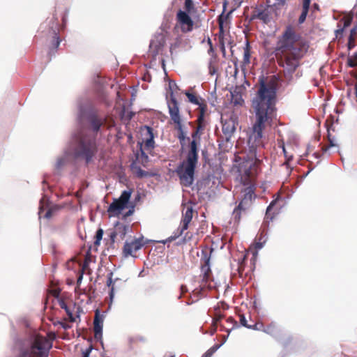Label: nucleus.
<instances>
[{
    "label": "nucleus",
    "instance_id": "nucleus-17",
    "mask_svg": "<svg viewBox=\"0 0 357 357\" xmlns=\"http://www.w3.org/2000/svg\"><path fill=\"white\" fill-rule=\"evenodd\" d=\"M103 317L98 310L95 312L93 320V332L96 338H100L102 334Z\"/></svg>",
    "mask_w": 357,
    "mask_h": 357
},
{
    "label": "nucleus",
    "instance_id": "nucleus-40",
    "mask_svg": "<svg viewBox=\"0 0 357 357\" xmlns=\"http://www.w3.org/2000/svg\"><path fill=\"white\" fill-rule=\"evenodd\" d=\"M239 317H240V323H241V324L243 326L246 327V328L250 329V326H251V324H248V321H247L245 317L244 316V314H240Z\"/></svg>",
    "mask_w": 357,
    "mask_h": 357
},
{
    "label": "nucleus",
    "instance_id": "nucleus-32",
    "mask_svg": "<svg viewBox=\"0 0 357 357\" xmlns=\"http://www.w3.org/2000/svg\"><path fill=\"white\" fill-rule=\"evenodd\" d=\"M224 20L222 15H220L218 19V25H219V32H218V39L220 38V37L225 38V31H224Z\"/></svg>",
    "mask_w": 357,
    "mask_h": 357
},
{
    "label": "nucleus",
    "instance_id": "nucleus-37",
    "mask_svg": "<svg viewBox=\"0 0 357 357\" xmlns=\"http://www.w3.org/2000/svg\"><path fill=\"white\" fill-rule=\"evenodd\" d=\"M264 325L261 322H256L254 324H251V326H250V329H252L255 331H264Z\"/></svg>",
    "mask_w": 357,
    "mask_h": 357
},
{
    "label": "nucleus",
    "instance_id": "nucleus-14",
    "mask_svg": "<svg viewBox=\"0 0 357 357\" xmlns=\"http://www.w3.org/2000/svg\"><path fill=\"white\" fill-rule=\"evenodd\" d=\"M185 43L183 36L178 33L169 43V52L171 56L177 54L181 49L185 47Z\"/></svg>",
    "mask_w": 357,
    "mask_h": 357
},
{
    "label": "nucleus",
    "instance_id": "nucleus-25",
    "mask_svg": "<svg viewBox=\"0 0 357 357\" xmlns=\"http://www.w3.org/2000/svg\"><path fill=\"white\" fill-rule=\"evenodd\" d=\"M131 170L132 173L138 178H143L148 175V173L146 171L142 169V168L135 162H133L131 165Z\"/></svg>",
    "mask_w": 357,
    "mask_h": 357
},
{
    "label": "nucleus",
    "instance_id": "nucleus-18",
    "mask_svg": "<svg viewBox=\"0 0 357 357\" xmlns=\"http://www.w3.org/2000/svg\"><path fill=\"white\" fill-rule=\"evenodd\" d=\"M193 217V209L192 206H187L185 211L183 213L181 220V228L179 231L178 236L181 235L183 232L188 229L190 222L192 221Z\"/></svg>",
    "mask_w": 357,
    "mask_h": 357
},
{
    "label": "nucleus",
    "instance_id": "nucleus-48",
    "mask_svg": "<svg viewBox=\"0 0 357 357\" xmlns=\"http://www.w3.org/2000/svg\"><path fill=\"white\" fill-rule=\"evenodd\" d=\"M243 0H226L227 3H234V6H239Z\"/></svg>",
    "mask_w": 357,
    "mask_h": 357
},
{
    "label": "nucleus",
    "instance_id": "nucleus-13",
    "mask_svg": "<svg viewBox=\"0 0 357 357\" xmlns=\"http://www.w3.org/2000/svg\"><path fill=\"white\" fill-rule=\"evenodd\" d=\"M237 122L234 116L228 119H222V130L226 140H229L236 130Z\"/></svg>",
    "mask_w": 357,
    "mask_h": 357
},
{
    "label": "nucleus",
    "instance_id": "nucleus-10",
    "mask_svg": "<svg viewBox=\"0 0 357 357\" xmlns=\"http://www.w3.org/2000/svg\"><path fill=\"white\" fill-rule=\"evenodd\" d=\"M206 110L207 105H202L200 108V111H199L197 119L195 121L197 126L191 135L192 138L191 142H195L196 145V150H198V144L200 141L201 135L204 133V131L207 125V122L205 119V114Z\"/></svg>",
    "mask_w": 357,
    "mask_h": 357
},
{
    "label": "nucleus",
    "instance_id": "nucleus-1",
    "mask_svg": "<svg viewBox=\"0 0 357 357\" xmlns=\"http://www.w3.org/2000/svg\"><path fill=\"white\" fill-rule=\"evenodd\" d=\"M275 96L274 82L266 83L263 79L260 80L259 87L251 102L254 117L248 141L251 161L243 162L238 169L241 181L244 185H251L256 174V162L259 161L257 157V153L264 146L263 131L271 126L276 118Z\"/></svg>",
    "mask_w": 357,
    "mask_h": 357
},
{
    "label": "nucleus",
    "instance_id": "nucleus-53",
    "mask_svg": "<svg viewBox=\"0 0 357 357\" xmlns=\"http://www.w3.org/2000/svg\"><path fill=\"white\" fill-rule=\"evenodd\" d=\"M218 41H219V45H222V44L225 45V38H222V37H220V38L218 39Z\"/></svg>",
    "mask_w": 357,
    "mask_h": 357
},
{
    "label": "nucleus",
    "instance_id": "nucleus-23",
    "mask_svg": "<svg viewBox=\"0 0 357 357\" xmlns=\"http://www.w3.org/2000/svg\"><path fill=\"white\" fill-rule=\"evenodd\" d=\"M310 0H303L302 13L298 18V22L302 24L305 22L309 11Z\"/></svg>",
    "mask_w": 357,
    "mask_h": 357
},
{
    "label": "nucleus",
    "instance_id": "nucleus-3",
    "mask_svg": "<svg viewBox=\"0 0 357 357\" xmlns=\"http://www.w3.org/2000/svg\"><path fill=\"white\" fill-rule=\"evenodd\" d=\"M78 121L81 126L73 136L72 149L75 158L83 159L86 163H89L98 151L96 135H91L86 130V124L95 133L104 125L105 119L97 113L86 112L81 110L78 116Z\"/></svg>",
    "mask_w": 357,
    "mask_h": 357
},
{
    "label": "nucleus",
    "instance_id": "nucleus-49",
    "mask_svg": "<svg viewBox=\"0 0 357 357\" xmlns=\"http://www.w3.org/2000/svg\"><path fill=\"white\" fill-rule=\"evenodd\" d=\"M208 54L211 56V57L213 56H218L217 54L215 53L213 47H209L208 50Z\"/></svg>",
    "mask_w": 357,
    "mask_h": 357
},
{
    "label": "nucleus",
    "instance_id": "nucleus-6",
    "mask_svg": "<svg viewBox=\"0 0 357 357\" xmlns=\"http://www.w3.org/2000/svg\"><path fill=\"white\" fill-rule=\"evenodd\" d=\"M51 347L52 344L46 337L37 335L30 350L24 351L21 357H46Z\"/></svg>",
    "mask_w": 357,
    "mask_h": 357
},
{
    "label": "nucleus",
    "instance_id": "nucleus-35",
    "mask_svg": "<svg viewBox=\"0 0 357 357\" xmlns=\"http://www.w3.org/2000/svg\"><path fill=\"white\" fill-rule=\"evenodd\" d=\"M220 347L219 344H215L212 347H211L208 350H207L202 357H211L213 354L217 351V349Z\"/></svg>",
    "mask_w": 357,
    "mask_h": 357
},
{
    "label": "nucleus",
    "instance_id": "nucleus-22",
    "mask_svg": "<svg viewBox=\"0 0 357 357\" xmlns=\"http://www.w3.org/2000/svg\"><path fill=\"white\" fill-rule=\"evenodd\" d=\"M164 43L156 40H151L149 45V52L152 56H155L158 54L160 50L163 46Z\"/></svg>",
    "mask_w": 357,
    "mask_h": 357
},
{
    "label": "nucleus",
    "instance_id": "nucleus-2",
    "mask_svg": "<svg viewBox=\"0 0 357 357\" xmlns=\"http://www.w3.org/2000/svg\"><path fill=\"white\" fill-rule=\"evenodd\" d=\"M294 27L287 26L278 38L275 54L278 66L282 68L281 77L287 83L294 79V74L301 66V61L307 52L305 43Z\"/></svg>",
    "mask_w": 357,
    "mask_h": 357
},
{
    "label": "nucleus",
    "instance_id": "nucleus-55",
    "mask_svg": "<svg viewBox=\"0 0 357 357\" xmlns=\"http://www.w3.org/2000/svg\"><path fill=\"white\" fill-rule=\"evenodd\" d=\"M207 43L209 47H213L212 41L210 38H208Z\"/></svg>",
    "mask_w": 357,
    "mask_h": 357
},
{
    "label": "nucleus",
    "instance_id": "nucleus-47",
    "mask_svg": "<svg viewBox=\"0 0 357 357\" xmlns=\"http://www.w3.org/2000/svg\"><path fill=\"white\" fill-rule=\"evenodd\" d=\"M243 269H244L243 265V264H241L238 266V270H237L240 278L243 277Z\"/></svg>",
    "mask_w": 357,
    "mask_h": 357
},
{
    "label": "nucleus",
    "instance_id": "nucleus-7",
    "mask_svg": "<svg viewBox=\"0 0 357 357\" xmlns=\"http://www.w3.org/2000/svg\"><path fill=\"white\" fill-rule=\"evenodd\" d=\"M255 190L254 185H249L242 190L243 198L233 211V217L236 222H239L241 215L245 213L251 206L252 200L255 198Z\"/></svg>",
    "mask_w": 357,
    "mask_h": 357
},
{
    "label": "nucleus",
    "instance_id": "nucleus-8",
    "mask_svg": "<svg viewBox=\"0 0 357 357\" xmlns=\"http://www.w3.org/2000/svg\"><path fill=\"white\" fill-rule=\"evenodd\" d=\"M132 192V190H123L119 198L114 199L107 208L109 217H117L121 214V211L126 207Z\"/></svg>",
    "mask_w": 357,
    "mask_h": 357
},
{
    "label": "nucleus",
    "instance_id": "nucleus-20",
    "mask_svg": "<svg viewBox=\"0 0 357 357\" xmlns=\"http://www.w3.org/2000/svg\"><path fill=\"white\" fill-rule=\"evenodd\" d=\"M185 96L188 97V100L195 105H197L199 106L198 110L200 111V108L202 106V105H206L204 100L197 97L195 93H190L189 91H187L185 93Z\"/></svg>",
    "mask_w": 357,
    "mask_h": 357
},
{
    "label": "nucleus",
    "instance_id": "nucleus-57",
    "mask_svg": "<svg viewBox=\"0 0 357 357\" xmlns=\"http://www.w3.org/2000/svg\"><path fill=\"white\" fill-rule=\"evenodd\" d=\"M349 23H350L349 21H345L344 22V26H349Z\"/></svg>",
    "mask_w": 357,
    "mask_h": 357
},
{
    "label": "nucleus",
    "instance_id": "nucleus-5",
    "mask_svg": "<svg viewBox=\"0 0 357 357\" xmlns=\"http://www.w3.org/2000/svg\"><path fill=\"white\" fill-rule=\"evenodd\" d=\"M168 109L171 120L175 125V129L178 132L177 137L181 145L183 146L185 140L190 141V137L186 136V132L182 123L178 103L173 94L171 95L170 100L168 102Z\"/></svg>",
    "mask_w": 357,
    "mask_h": 357
},
{
    "label": "nucleus",
    "instance_id": "nucleus-51",
    "mask_svg": "<svg viewBox=\"0 0 357 357\" xmlns=\"http://www.w3.org/2000/svg\"><path fill=\"white\" fill-rule=\"evenodd\" d=\"M82 278H83V271H82V273L79 274L77 280V285H79L82 282Z\"/></svg>",
    "mask_w": 357,
    "mask_h": 357
},
{
    "label": "nucleus",
    "instance_id": "nucleus-30",
    "mask_svg": "<svg viewBox=\"0 0 357 357\" xmlns=\"http://www.w3.org/2000/svg\"><path fill=\"white\" fill-rule=\"evenodd\" d=\"M184 9L185 12L190 14L196 12L197 10L192 0H185Z\"/></svg>",
    "mask_w": 357,
    "mask_h": 357
},
{
    "label": "nucleus",
    "instance_id": "nucleus-12",
    "mask_svg": "<svg viewBox=\"0 0 357 357\" xmlns=\"http://www.w3.org/2000/svg\"><path fill=\"white\" fill-rule=\"evenodd\" d=\"M146 241L143 237L135 238L130 242L126 241L123 248V254L125 257L134 256L133 254L140 250L145 244Z\"/></svg>",
    "mask_w": 357,
    "mask_h": 357
},
{
    "label": "nucleus",
    "instance_id": "nucleus-36",
    "mask_svg": "<svg viewBox=\"0 0 357 357\" xmlns=\"http://www.w3.org/2000/svg\"><path fill=\"white\" fill-rule=\"evenodd\" d=\"M103 230L102 229H98L96 231L95 236V241L94 245L98 246L100 245V241L102 238Z\"/></svg>",
    "mask_w": 357,
    "mask_h": 357
},
{
    "label": "nucleus",
    "instance_id": "nucleus-39",
    "mask_svg": "<svg viewBox=\"0 0 357 357\" xmlns=\"http://www.w3.org/2000/svg\"><path fill=\"white\" fill-rule=\"evenodd\" d=\"M328 138L329 146H323L321 148V150L323 152H326L330 147L336 146L334 139L331 138L330 135H328Z\"/></svg>",
    "mask_w": 357,
    "mask_h": 357
},
{
    "label": "nucleus",
    "instance_id": "nucleus-4",
    "mask_svg": "<svg viewBox=\"0 0 357 357\" xmlns=\"http://www.w3.org/2000/svg\"><path fill=\"white\" fill-rule=\"evenodd\" d=\"M186 159L177 167L176 173L181 183L184 186H190L194 181L195 169L198 162V150L194 142H190Z\"/></svg>",
    "mask_w": 357,
    "mask_h": 357
},
{
    "label": "nucleus",
    "instance_id": "nucleus-33",
    "mask_svg": "<svg viewBox=\"0 0 357 357\" xmlns=\"http://www.w3.org/2000/svg\"><path fill=\"white\" fill-rule=\"evenodd\" d=\"M60 43H61V39H60L58 33L54 32L53 39L52 41V49L54 50H56V49L59 47V46L60 45Z\"/></svg>",
    "mask_w": 357,
    "mask_h": 357
},
{
    "label": "nucleus",
    "instance_id": "nucleus-15",
    "mask_svg": "<svg viewBox=\"0 0 357 357\" xmlns=\"http://www.w3.org/2000/svg\"><path fill=\"white\" fill-rule=\"evenodd\" d=\"M251 19H259L264 22L267 23L269 22L268 9L263 5H259V6L255 7L252 12Z\"/></svg>",
    "mask_w": 357,
    "mask_h": 357
},
{
    "label": "nucleus",
    "instance_id": "nucleus-45",
    "mask_svg": "<svg viewBox=\"0 0 357 357\" xmlns=\"http://www.w3.org/2000/svg\"><path fill=\"white\" fill-rule=\"evenodd\" d=\"M217 328H218V324H214L213 322L211 326L210 331L208 332V333H210V335H213L216 332Z\"/></svg>",
    "mask_w": 357,
    "mask_h": 357
},
{
    "label": "nucleus",
    "instance_id": "nucleus-34",
    "mask_svg": "<svg viewBox=\"0 0 357 357\" xmlns=\"http://www.w3.org/2000/svg\"><path fill=\"white\" fill-rule=\"evenodd\" d=\"M264 332L271 335H274L277 332V328L275 325L269 324L266 326H264Z\"/></svg>",
    "mask_w": 357,
    "mask_h": 357
},
{
    "label": "nucleus",
    "instance_id": "nucleus-38",
    "mask_svg": "<svg viewBox=\"0 0 357 357\" xmlns=\"http://www.w3.org/2000/svg\"><path fill=\"white\" fill-rule=\"evenodd\" d=\"M112 273H109V276L108 277V279H107V285L109 287H111V289H110V293H109V295H110V297L111 298L113 297L114 296V286L112 284Z\"/></svg>",
    "mask_w": 357,
    "mask_h": 357
},
{
    "label": "nucleus",
    "instance_id": "nucleus-44",
    "mask_svg": "<svg viewBox=\"0 0 357 357\" xmlns=\"http://www.w3.org/2000/svg\"><path fill=\"white\" fill-rule=\"evenodd\" d=\"M192 238V234L190 232H186L183 238V243H185L188 241H190Z\"/></svg>",
    "mask_w": 357,
    "mask_h": 357
},
{
    "label": "nucleus",
    "instance_id": "nucleus-56",
    "mask_svg": "<svg viewBox=\"0 0 357 357\" xmlns=\"http://www.w3.org/2000/svg\"><path fill=\"white\" fill-rule=\"evenodd\" d=\"M133 210H129L125 215V216H130L132 214Z\"/></svg>",
    "mask_w": 357,
    "mask_h": 357
},
{
    "label": "nucleus",
    "instance_id": "nucleus-54",
    "mask_svg": "<svg viewBox=\"0 0 357 357\" xmlns=\"http://www.w3.org/2000/svg\"><path fill=\"white\" fill-rule=\"evenodd\" d=\"M343 31H344V29L343 28L342 29H339L336 30V31H335L336 32V36H337L338 35L342 34Z\"/></svg>",
    "mask_w": 357,
    "mask_h": 357
},
{
    "label": "nucleus",
    "instance_id": "nucleus-29",
    "mask_svg": "<svg viewBox=\"0 0 357 357\" xmlns=\"http://www.w3.org/2000/svg\"><path fill=\"white\" fill-rule=\"evenodd\" d=\"M266 241V234L261 233L259 236L257 237L256 241L255 243V247L256 250L261 249Z\"/></svg>",
    "mask_w": 357,
    "mask_h": 357
},
{
    "label": "nucleus",
    "instance_id": "nucleus-19",
    "mask_svg": "<svg viewBox=\"0 0 357 357\" xmlns=\"http://www.w3.org/2000/svg\"><path fill=\"white\" fill-rule=\"evenodd\" d=\"M145 138L143 139L144 149L148 151H151L155 146L153 129L149 126H145Z\"/></svg>",
    "mask_w": 357,
    "mask_h": 357
},
{
    "label": "nucleus",
    "instance_id": "nucleus-31",
    "mask_svg": "<svg viewBox=\"0 0 357 357\" xmlns=\"http://www.w3.org/2000/svg\"><path fill=\"white\" fill-rule=\"evenodd\" d=\"M227 323L231 324V328H225L223 326H221L222 330H225L227 332L229 333L232 329L238 327V324L237 321L231 317H229L226 320Z\"/></svg>",
    "mask_w": 357,
    "mask_h": 357
},
{
    "label": "nucleus",
    "instance_id": "nucleus-26",
    "mask_svg": "<svg viewBox=\"0 0 357 357\" xmlns=\"http://www.w3.org/2000/svg\"><path fill=\"white\" fill-rule=\"evenodd\" d=\"M59 305L61 309H63L66 311V314L68 316L70 321H71V322L75 321V318L73 316L72 311L70 310V307L67 305V304L66 303L64 300L59 299Z\"/></svg>",
    "mask_w": 357,
    "mask_h": 357
},
{
    "label": "nucleus",
    "instance_id": "nucleus-42",
    "mask_svg": "<svg viewBox=\"0 0 357 357\" xmlns=\"http://www.w3.org/2000/svg\"><path fill=\"white\" fill-rule=\"evenodd\" d=\"M93 349L92 345H90L88 348L84 350H82V357H89L90 354Z\"/></svg>",
    "mask_w": 357,
    "mask_h": 357
},
{
    "label": "nucleus",
    "instance_id": "nucleus-28",
    "mask_svg": "<svg viewBox=\"0 0 357 357\" xmlns=\"http://www.w3.org/2000/svg\"><path fill=\"white\" fill-rule=\"evenodd\" d=\"M356 35H357V29H356V27H354L350 31V33H349V39H348L347 47L349 50L353 49L355 46V38L356 37Z\"/></svg>",
    "mask_w": 357,
    "mask_h": 357
},
{
    "label": "nucleus",
    "instance_id": "nucleus-50",
    "mask_svg": "<svg viewBox=\"0 0 357 357\" xmlns=\"http://www.w3.org/2000/svg\"><path fill=\"white\" fill-rule=\"evenodd\" d=\"M180 289H181V295H180L179 298H180L183 294H184L185 293H186V292L188 291V288H187V287H186L185 285L182 284V285L181 286V288H180Z\"/></svg>",
    "mask_w": 357,
    "mask_h": 357
},
{
    "label": "nucleus",
    "instance_id": "nucleus-21",
    "mask_svg": "<svg viewBox=\"0 0 357 357\" xmlns=\"http://www.w3.org/2000/svg\"><path fill=\"white\" fill-rule=\"evenodd\" d=\"M231 102L234 105L241 106L244 103L242 95L237 89L231 92Z\"/></svg>",
    "mask_w": 357,
    "mask_h": 357
},
{
    "label": "nucleus",
    "instance_id": "nucleus-24",
    "mask_svg": "<svg viewBox=\"0 0 357 357\" xmlns=\"http://www.w3.org/2000/svg\"><path fill=\"white\" fill-rule=\"evenodd\" d=\"M251 56V47L249 42L247 40L245 45L243 48V63L245 65H248L250 63Z\"/></svg>",
    "mask_w": 357,
    "mask_h": 357
},
{
    "label": "nucleus",
    "instance_id": "nucleus-52",
    "mask_svg": "<svg viewBox=\"0 0 357 357\" xmlns=\"http://www.w3.org/2000/svg\"><path fill=\"white\" fill-rule=\"evenodd\" d=\"M220 49L223 54V56H225L226 54V47L225 44H222V45H220Z\"/></svg>",
    "mask_w": 357,
    "mask_h": 357
},
{
    "label": "nucleus",
    "instance_id": "nucleus-58",
    "mask_svg": "<svg viewBox=\"0 0 357 357\" xmlns=\"http://www.w3.org/2000/svg\"><path fill=\"white\" fill-rule=\"evenodd\" d=\"M283 152H284V155H286V150H285L284 147H283ZM285 156L287 157V155H285Z\"/></svg>",
    "mask_w": 357,
    "mask_h": 357
},
{
    "label": "nucleus",
    "instance_id": "nucleus-46",
    "mask_svg": "<svg viewBox=\"0 0 357 357\" xmlns=\"http://www.w3.org/2000/svg\"><path fill=\"white\" fill-rule=\"evenodd\" d=\"M223 318V316L221 314H216L215 317L213 319V321L214 324H218Z\"/></svg>",
    "mask_w": 357,
    "mask_h": 357
},
{
    "label": "nucleus",
    "instance_id": "nucleus-41",
    "mask_svg": "<svg viewBox=\"0 0 357 357\" xmlns=\"http://www.w3.org/2000/svg\"><path fill=\"white\" fill-rule=\"evenodd\" d=\"M347 63H348V66L349 67H351V68L356 67L357 66V59L353 58V57H349L348 59Z\"/></svg>",
    "mask_w": 357,
    "mask_h": 357
},
{
    "label": "nucleus",
    "instance_id": "nucleus-11",
    "mask_svg": "<svg viewBox=\"0 0 357 357\" xmlns=\"http://www.w3.org/2000/svg\"><path fill=\"white\" fill-rule=\"evenodd\" d=\"M212 250L208 251L207 249L202 251L201 262V275L202 283H207L211 278L212 272L210 267L211 254Z\"/></svg>",
    "mask_w": 357,
    "mask_h": 357
},
{
    "label": "nucleus",
    "instance_id": "nucleus-16",
    "mask_svg": "<svg viewBox=\"0 0 357 357\" xmlns=\"http://www.w3.org/2000/svg\"><path fill=\"white\" fill-rule=\"evenodd\" d=\"M128 227L123 223L117 222L114 226V230L110 233V238L112 242L118 237L123 240L127 234Z\"/></svg>",
    "mask_w": 357,
    "mask_h": 357
},
{
    "label": "nucleus",
    "instance_id": "nucleus-27",
    "mask_svg": "<svg viewBox=\"0 0 357 357\" xmlns=\"http://www.w3.org/2000/svg\"><path fill=\"white\" fill-rule=\"evenodd\" d=\"M218 56L211 57L208 62V72L213 75L218 71Z\"/></svg>",
    "mask_w": 357,
    "mask_h": 357
},
{
    "label": "nucleus",
    "instance_id": "nucleus-43",
    "mask_svg": "<svg viewBox=\"0 0 357 357\" xmlns=\"http://www.w3.org/2000/svg\"><path fill=\"white\" fill-rule=\"evenodd\" d=\"M271 208H272V207H271V205H269V206H268V208H267V209H266V215H265V218H266V220H268V219H269V220H273V215H271Z\"/></svg>",
    "mask_w": 357,
    "mask_h": 357
},
{
    "label": "nucleus",
    "instance_id": "nucleus-9",
    "mask_svg": "<svg viewBox=\"0 0 357 357\" xmlns=\"http://www.w3.org/2000/svg\"><path fill=\"white\" fill-rule=\"evenodd\" d=\"M190 13H188L182 10H179L176 15V24L173 29V32L176 33L178 29L183 33L191 32L194 28V22Z\"/></svg>",
    "mask_w": 357,
    "mask_h": 357
}]
</instances>
